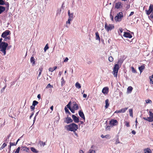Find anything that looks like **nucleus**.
Returning a JSON list of instances; mask_svg holds the SVG:
<instances>
[{"instance_id":"48","label":"nucleus","mask_w":153,"mask_h":153,"mask_svg":"<svg viewBox=\"0 0 153 153\" xmlns=\"http://www.w3.org/2000/svg\"><path fill=\"white\" fill-rule=\"evenodd\" d=\"M125 125L127 127H129L130 126V125L129 124V122H125Z\"/></svg>"},{"instance_id":"58","label":"nucleus","mask_w":153,"mask_h":153,"mask_svg":"<svg viewBox=\"0 0 153 153\" xmlns=\"http://www.w3.org/2000/svg\"><path fill=\"white\" fill-rule=\"evenodd\" d=\"M35 106H33V105H32V106H30V108L33 111L35 109Z\"/></svg>"},{"instance_id":"8","label":"nucleus","mask_w":153,"mask_h":153,"mask_svg":"<svg viewBox=\"0 0 153 153\" xmlns=\"http://www.w3.org/2000/svg\"><path fill=\"white\" fill-rule=\"evenodd\" d=\"M10 33V31L9 30H7L1 34V36L2 38L7 37Z\"/></svg>"},{"instance_id":"3","label":"nucleus","mask_w":153,"mask_h":153,"mask_svg":"<svg viewBox=\"0 0 153 153\" xmlns=\"http://www.w3.org/2000/svg\"><path fill=\"white\" fill-rule=\"evenodd\" d=\"M123 17V13L122 12L118 13L114 17V20L117 22H119L122 20V18Z\"/></svg>"},{"instance_id":"10","label":"nucleus","mask_w":153,"mask_h":153,"mask_svg":"<svg viewBox=\"0 0 153 153\" xmlns=\"http://www.w3.org/2000/svg\"><path fill=\"white\" fill-rule=\"evenodd\" d=\"M118 123L117 121L116 120H112L110 121L109 124L112 126L117 125Z\"/></svg>"},{"instance_id":"50","label":"nucleus","mask_w":153,"mask_h":153,"mask_svg":"<svg viewBox=\"0 0 153 153\" xmlns=\"http://www.w3.org/2000/svg\"><path fill=\"white\" fill-rule=\"evenodd\" d=\"M123 62V60H119V61L117 62V64H118V65L120 64L121 65L122 63Z\"/></svg>"},{"instance_id":"28","label":"nucleus","mask_w":153,"mask_h":153,"mask_svg":"<svg viewBox=\"0 0 153 153\" xmlns=\"http://www.w3.org/2000/svg\"><path fill=\"white\" fill-rule=\"evenodd\" d=\"M57 68V67L56 66L54 67L53 68H50L49 69V70L50 71L52 72L55 70H56Z\"/></svg>"},{"instance_id":"52","label":"nucleus","mask_w":153,"mask_h":153,"mask_svg":"<svg viewBox=\"0 0 153 153\" xmlns=\"http://www.w3.org/2000/svg\"><path fill=\"white\" fill-rule=\"evenodd\" d=\"M120 143V142L119 141L118 138H117L116 140L115 144H117L118 143Z\"/></svg>"},{"instance_id":"60","label":"nucleus","mask_w":153,"mask_h":153,"mask_svg":"<svg viewBox=\"0 0 153 153\" xmlns=\"http://www.w3.org/2000/svg\"><path fill=\"white\" fill-rule=\"evenodd\" d=\"M110 126H108L106 128V130H110Z\"/></svg>"},{"instance_id":"25","label":"nucleus","mask_w":153,"mask_h":153,"mask_svg":"<svg viewBox=\"0 0 153 153\" xmlns=\"http://www.w3.org/2000/svg\"><path fill=\"white\" fill-rule=\"evenodd\" d=\"M31 151L35 153H37L38 152V151L36 150L35 148L31 147L30 148Z\"/></svg>"},{"instance_id":"63","label":"nucleus","mask_w":153,"mask_h":153,"mask_svg":"<svg viewBox=\"0 0 153 153\" xmlns=\"http://www.w3.org/2000/svg\"><path fill=\"white\" fill-rule=\"evenodd\" d=\"M73 132L75 135H76L77 137H78V135L76 133V131H74Z\"/></svg>"},{"instance_id":"18","label":"nucleus","mask_w":153,"mask_h":153,"mask_svg":"<svg viewBox=\"0 0 153 153\" xmlns=\"http://www.w3.org/2000/svg\"><path fill=\"white\" fill-rule=\"evenodd\" d=\"M101 137L103 138H105L107 139H110L111 138V136L109 134H107L106 135H104L102 134L101 135Z\"/></svg>"},{"instance_id":"64","label":"nucleus","mask_w":153,"mask_h":153,"mask_svg":"<svg viewBox=\"0 0 153 153\" xmlns=\"http://www.w3.org/2000/svg\"><path fill=\"white\" fill-rule=\"evenodd\" d=\"M5 5L7 6V7H9V4L8 2H6L5 3Z\"/></svg>"},{"instance_id":"32","label":"nucleus","mask_w":153,"mask_h":153,"mask_svg":"<svg viewBox=\"0 0 153 153\" xmlns=\"http://www.w3.org/2000/svg\"><path fill=\"white\" fill-rule=\"evenodd\" d=\"M23 150L28 152L29 150V148H27L26 147H23Z\"/></svg>"},{"instance_id":"41","label":"nucleus","mask_w":153,"mask_h":153,"mask_svg":"<svg viewBox=\"0 0 153 153\" xmlns=\"http://www.w3.org/2000/svg\"><path fill=\"white\" fill-rule=\"evenodd\" d=\"M71 104V102H69L68 104L66 105V106L69 109L71 108L70 106V105Z\"/></svg>"},{"instance_id":"21","label":"nucleus","mask_w":153,"mask_h":153,"mask_svg":"<svg viewBox=\"0 0 153 153\" xmlns=\"http://www.w3.org/2000/svg\"><path fill=\"white\" fill-rule=\"evenodd\" d=\"M5 10V7L2 6H0V14L3 12Z\"/></svg>"},{"instance_id":"51","label":"nucleus","mask_w":153,"mask_h":153,"mask_svg":"<svg viewBox=\"0 0 153 153\" xmlns=\"http://www.w3.org/2000/svg\"><path fill=\"white\" fill-rule=\"evenodd\" d=\"M48 48H49V47H48V46L47 45V44L44 48V51L45 52L46 51V50L47 49H48Z\"/></svg>"},{"instance_id":"61","label":"nucleus","mask_w":153,"mask_h":153,"mask_svg":"<svg viewBox=\"0 0 153 153\" xmlns=\"http://www.w3.org/2000/svg\"><path fill=\"white\" fill-rule=\"evenodd\" d=\"M68 58L67 57H66L65 58V59L64 60V62H68Z\"/></svg>"},{"instance_id":"38","label":"nucleus","mask_w":153,"mask_h":153,"mask_svg":"<svg viewBox=\"0 0 153 153\" xmlns=\"http://www.w3.org/2000/svg\"><path fill=\"white\" fill-rule=\"evenodd\" d=\"M108 60L110 62H112L113 61V58L111 56H110L108 57Z\"/></svg>"},{"instance_id":"24","label":"nucleus","mask_w":153,"mask_h":153,"mask_svg":"<svg viewBox=\"0 0 153 153\" xmlns=\"http://www.w3.org/2000/svg\"><path fill=\"white\" fill-rule=\"evenodd\" d=\"M30 62L32 63V65H33L35 64V59L33 57H31L30 59Z\"/></svg>"},{"instance_id":"16","label":"nucleus","mask_w":153,"mask_h":153,"mask_svg":"<svg viewBox=\"0 0 153 153\" xmlns=\"http://www.w3.org/2000/svg\"><path fill=\"white\" fill-rule=\"evenodd\" d=\"M122 7L121 3L120 2H118L115 4V7L117 9H119Z\"/></svg>"},{"instance_id":"54","label":"nucleus","mask_w":153,"mask_h":153,"mask_svg":"<svg viewBox=\"0 0 153 153\" xmlns=\"http://www.w3.org/2000/svg\"><path fill=\"white\" fill-rule=\"evenodd\" d=\"M65 110L66 114H67L68 113V112L69 111V110L67 109V108L66 107H65Z\"/></svg>"},{"instance_id":"6","label":"nucleus","mask_w":153,"mask_h":153,"mask_svg":"<svg viewBox=\"0 0 153 153\" xmlns=\"http://www.w3.org/2000/svg\"><path fill=\"white\" fill-rule=\"evenodd\" d=\"M119 69L118 64L115 65L113 68V74L115 77H117Z\"/></svg>"},{"instance_id":"1","label":"nucleus","mask_w":153,"mask_h":153,"mask_svg":"<svg viewBox=\"0 0 153 153\" xmlns=\"http://www.w3.org/2000/svg\"><path fill=\"white\" fill-rule=\"evenodd\" d=\"M65 128L68 131H74L78 129V126L75 123H72L66 126Z\"/></svg>"},{"instance_id":"2","label":"nucleus","mask_w":153,"mask_h":153,"mask_svg":"<svg viewBox=\"0 0 153 153\" xmlns=\"http://www.w3.org/2000/svg\"><path fill=\"white\" fill-rule=\"evenodd\" d=\"M8 46V44L4 42H2L0 44V51L3 53L4 55L6 54V50Z\"/></svg>"},{"instance_id":"5","label":"nucleus","mask_w":153,"mask_h":153,"mask_svg":"<svg viewBox=\"0 0 153 153\" xmlns=\"http://www.w3.org/2000/svg\"><path fill=\"white\" fill-rule=\"evenodd\" d=\"M149 117L147 118L144 117L143 119L145 120L148 121L149 122H152L153 121V113L151 111H149Z\"/></svg>"},{"instance_id":"14","label":"nucleus","mask_w":153,"mask_h":153,"mask_svg":"<svg viewBox=\"0 0 153 153\" xmlns=\"http://www.w3.org/2000/svg\"><path fill=\"white\" fill-rule=\"evenodd\" d=\"M108 91V88L107 87L104 88L102 91V92L104 94H107Z\"/></svg>"},{"instance_id":"45","label":"nucleus","mask_w":153,"mask_h":153,"mask_svg":"<svg viewBox=\"0 0 153 153\" xmlns=\"http://www.w3.org/2000/svg\"><path fill=\"white\" fill-rule=\"evenodd\" d=\"M20 149V147H18L16 149V151L15 152V153H19Z\"/></svg>"},{"instance_id":"20","label":"nucleus","mask_w":153,"mask_h":153,"mask_svg":"<svg viewBox=\"0 0 153 153\" xmlns=\"http://www.w3.org/2000/svg\"><path fill=\"white\" fill-rule=\"evenodd\" d=\"M96 39L100 41V38L98 32H97L96 33Z\"/></svg>"},{"instance_id":"22","label":"nucleus","mask_w":153,"mask_h":153,"mask_svg":"<svg viewBox=\"0 0 153 153\" xmlns=\"http://www.w3.org/2000/svg\"><path fill=\"white\" fill-rule=\"evenodd\" d=\"M109 100H108L107 99L105 101V108H107L109 106V104L108 103Z\"/></svg>"},{"instance_id":"12","label":"nucleus","mask_w":153,"mask_h":153,"mask_svg":"<svg viewBox=\"0 0 153 153\" xmlns=\"http://www.w3.org/2000/svg\"><path fill=\"white\" fill-rule=\"evenodd\" d=\"M72 117L73 120L74 122L76 123H78L79 122V118L75 116L74 115H72Z\"/></svg>"},{"instance_id":"17","label":"nucleus","mask_w":153,"mask_h":153,"mask_svg":"<svg viewBox=\"0 0 153 153\" xmlns=\"http://www.w3.org/2000/svg\"><path fill=\"white\" fill-rule=\"evenodd\" d=\"M94 146H92L91 147V149H89L88 152V153H95V151L94 150V149L93 148Z\"/></svg>"},{"instance_id":"42","label":"nucleus","mask_w":153,"mask_h":153,"mask_svg":"<svg viewBox=\"0 0 153 153\" xmlns=\"http://www.w3.org/2000/svg\"><path fill=\"white\" fill-rule=\"evenodd\" d=\"M150 79V83L153 84V74L151 76V78L149 77Z\"/></svg>"},{"instance_id":"19","label":"nucleus","mask_w":153,"mask_h":153,"mask_svg":"<svg viewBox=\"0 0 153 153\" xmlns=\"http://www.w3.org/2000/svg\"><path fill=\"white\" fill-rule=\"evenodd\" d=\"M42 69H43V68H39V74H38V77H37V79H39V77L41 74L42 72Z\"/></svg>"},{"instance_id":"30","label":"nucleus","mask_w":153,"mask_h":153,"mask_svg":"<svg viewBox=\"0 0 153 153\" xmlns=\"http://www.w3.org/2000/svg\"><path fill=\"white\" fill-rule=\"evenodd\" d=\"M75 86L78 89L80 88L81 87L80 84L78 82H77L75 84Z\"/></svg>"},{"instance_id":"31","label":"nucleus","mask_w":153,"mask_h":153,"mask_svg":"<svg viewBox=\"0 0 153 153\" xmlns=\"http://www.w3.org/2000/svg\"><path fill=\"white\" fill-rule=\"evenodd\" d=\"M7 145L5 143H4L2 146L0 148V150H1L3 149L5 146H7Z\"/></svg>"},{"instance_id":"26","label":"nucleus","mask_w":153,"mask_h":153,"mask_svg":"<svg viewBox=\"0 0 153 153\" xmlns=\"http://www.w3.org/2000/svg\"><path fill=\"white\" fill-rule=\"evenodd\" d=\"M4 38L3 39V42L5 41H7L10 39V36H8L7 37H5L3 38Z\"/></svg>"},{"instance_id":"29","label":"nucleus","mask_w":153,"mask_h":153,"mask_svg":"<svg viewBox=\"0 0 153 153\" xmlns=\"http://www.w3.org/2000/svg\"><path fill=\"white\" fill-rule=\"evenodd\" d=\"M129 113L130 116L131 117H133V109H129Z\"/></svg>"},{"instance_id":"53","label":"nucleus","mask_w":153,"mask_h":153,"mask_svg":"<svg viewBox=\"0 0 153 153\" xmlns=\"http://www.w3.org/2000/svg\"><path fill=\"white\" fill-rule=\"evenodd\" d=\"M71 20H72V19L68 18V20L66 22V24H70V22Z\"/></svg>"},{"instance_id":"33","label":"nucleus","mask_w":153,"mask_h":153,"mask_svg":"<svg viewBox=\"0 0 153 153\" xmlns=\"http://www.w3.org/2000/svg\"><path fill=\"white\" fill-rule=\"evenodd\" d=\"M61 85L62 86H63V85H64L65 83V81L64 80L63 77H62L61 79Z\"/></svg>"},{"instance_id":"40","label":"nucleus","mask_w":153,"mask_h":153,"mask_svg":"<svg viewBox=\"0 0 153 153\" xmlns=\"http://www.w3.org/2000/svg\"><path fill=\"white\" fill-rule=\"evenodd\" d=\"M39 112V111L37 112H36V114H35V117H34V119H33V123H34V122H35V121L36 120V117L38 115Z\"/></svg>"},{"instance_id":"55","label":"nucleus","mask_w":153,"mask_h":153,"mask_svg":"<svg viewBox=\"0 0 153 153\" xmlns=\"http://www.w3.org/2000/svg\"><path fill=\"white\" fill-rule=\"evenodd\" d=\"M69 109L73 113H74V112H75L74 111L75 110H74V109H73V108H72L70 109Z\"/></svg>"},{"instance_id":"4","label":"nucleus","mask_w":153,"mask_h":153,"mask_svg":"<svg viewBox=\"0 0 153 153\" xmlns=\"http://www.w3.org/2000/svg\"><path fill=\"white\" fill-rule=\"evenodd\" d=\"M105 28L108 32L111 31L114 28V26L113 25H108L106 22H105Z\"/></svg>"},{"instance_id":"47","label":"nucleus","mask_w":153,"mask_h":153,"mask_svg":"<svg viewBox=\"0 0 153 153\" xmlns=\"http://www.w3.org/2000/svg\"><path fill=\"white\" fill-rule=\"evenodd\" d=\"M4 4V2L3 0H0V5H3Z\"/></svg>"},{"instance_id":"46","label":"nucleus","mask_w":153,"mask_h":153,"mask_svg":"<svg viewBox=\"0 0 153 153\" xmlns=\"http://www.w3.org/2000/svg\"><path fill=\"white\" fill-rule=\"evenodd\" d=\"M149 18L150 19H153V10L151 13V14L150 15Z\"/></svg>"},{"instance_id":"13","label":"nucleus","mask_w":153,"mask_h":153,"mask_svg":"<svg viewBox=\"0 0 153 153\" xmlns=\"http://www.w3.org/2000/svg\"><path fill=\"white\" fill-rule=\"evenodd\" d=\"M123 36L124 37L129 38H131L132 37V35L130 33L127 32H124Z\"/></svg>"},{"instance_id":"39","label":"nucleus","mask_w":153,"mask_h":153,"mask_svg":"<svg viewBox=\"0 0 153 153\" xmlns=\"http://www.w3.org/2000/svg\"><path fill=\"white\" fill-rule=\"evenodd\" d=\"M53 85H51L49 83L48 84L46 87V88H53Z\"/></svg>"},{"instance_id":"23","label":"nucleus","mask_w":153,"mask_h":153,"mask_svg":"<svg viewBox=\"0 0 153 153\" xmlns=\"http://www.w3.org/2000/svg\"><path fill=\"white\" fill-rule=\"evenodd\" d=\"M145 66L144 65H141L139 67V69L140 71V73H142L144 69Z\"/></svg>"},{"instance_id":"34","label":"nucleus","mask_w":153,"mask_h":153,"mask_svg":"<svg viewBox=\"0 0 153 153\" xmlns=\"http://www.w3.org/2000/svg\"><path fill=\"white\" fill-rule=\"evenodd\" d=\"M145 153H151V151L150 149H147L145 150Z\"/></svg>"},{"instance_id":"57","label":"nucleus","mask_w":153,"mask_h":153,"mask_svg":"<svg viewBox=\"0 0 153 153\" xmlns=\"http://www.w3.org/2000/svg\"><path fill=\"white\" fill-rule=\"evenodd\" d=\"M40 144L41 145H42L43 146H44L45 145V142H43L40 141Z\"/></svg>"},{"instance_id":"44","label":"nucleus","mask_w":153,"mask_h":153,"mask_svg":"<svg viewBox=\"0 0 153 153\" xmlns=\"http://www.w3.org/2000/svg\"><path fill=\"white\" fill-rule=\"evenodd\" d=\"M131 70H132V72H133L134 73H137L136 70L133 67H131Z\"/></svg>"},{"instance_id":"37","label":"nucleus","mask_w":153,"mask_h":153,"mask_svg":"<svg viewBox=\"0 0 153 153\" xmlns=\"http://www.w3.org/2000/svg\"><path fill=\"white\" fill-rule=\"evenodd\" d=\"M146 103V104L149 103L151 104L152 102V101L151 100H150L149 99H148L146 100H145Z\"/></svg>"},{"instance_id":"59","label":"nucleus","mask_w":153,"mask_h":153,"mask_svg":"<svg viewBox=\"0 0 153 153\" xmlns=\"http://www.w3.org/2000/svg\"><path fill=\"white\" fill-rule=\"evenodd\" d=\"M6 85H5L1 90V92H2L6 88Z\"/></svg>"},{"instance_id":"43","label":"nucleus","mask_w":153,"mask_h":153,"mask_svg":"<svg viewBox=\"0 0 153 153\" xmlns=\"http://www.w3.org/2000/svg\"><path fill=\"white\" fill-rule=\"evenodd\" d=\"M127 89L128 91H131L133 89V88L131 86H129Z\"/></svg>"},{"instance_id":"15","label":"nucleus","mask_w":153,"mask_h":153,"mask_svg":"<svg viewBox=\"0 0 153 153\" xmlns=\"http://www.w3.org/2000/svg\"><path fill=\"white\" fill-rule=\"evenodd\" d=\"M79 114L80 117L82 118L84 120H85V117L84 116V115L82 111L80 110L79 111Z\"/></svg>"},{"instance_id":"11","label":"nucleus","mask_w":153,"mask_h":153,"mask_svg":"<svg viewBox=\"0 0 153 153\" xmlns=\"http://www.w3.org/2000/svg\"><path fill=\"white\" fill-rule=\"evenodd\" d=\"M72 108L74 110H77L78 109L79 106L76 102H73L72 105Z\"/></svg>"},{"instance_id":"36","label":"nucleus","mask_w":153,"mask_h":153,"mask_svg":"<svg viewBox=\"0 0 153 153\" xmlns=\"http://www.w3.org/2000/svg\"><path fill=\"white\" fill-rule=\"evenodd\" d=\"M69 18L70 19H73V13H71L70 14H69Z\"/></svg>"},{"instance_id":"35","label":"nucleus","mask_w":153,"mask_h":153,"mask_svg":"<svg viewBox=\"0 0 153 153\" xmlns=\"http://www.w3.org/2000/svg\"><path fill=\"white\" fill-rule=\"evenodd\" d=\"M38 104V102L37 101L34 100L33 101L32 105L35 106L36 105Z\"/></svg>"},{"instance_id":"49","label":"nucleus","mask_w":153,"mask_h":153,"mask_svg":"<svg viewBox=\"0 0 153 153\" xmlns=\"http://www.w3.org/2000/svg\"><path fill=\"white\" fill-rule=\"evenodd\" d=\"M10 146H16V144L15 143H12L10 142Z\"/></svg>"},{"instance_id":"27","label":"nucleus","mask_w":153,"mask_h":153,"mask_svg":"<svg viewBox=\"0 0 153 153\" xmlns=\"http://www.w3.org/2000/svg\"><path fill=\"white\" fill-rule=\"evenodd\" d=\"M128 109V107L123 108L120 110V112L122 113H124Z\"/></svg>"},{"instance_id":"7","label":"nucleus","mask_w":153,"mask_h":153,"mask_svg":"<svg viewBox=\"0 0 153 153\" xmlns=\"http://www.w3.org/2000/svg\"><path fill=\"white\" fill-rule=\"evenodd\" d=\"M153 10V5L151 4L149 7V9L148 10H146V14L149 15Z\"/></svg>"},{"instance_id":"62","label":"nucleus","mask_w":153,"mask_h":153,"mask_svg":"<svg viewBox=\"0 0 153 153\" xmlns=\"http://www.w3.org/2000/svg\"><path fill=\"white\" fill-rule=\"evenodd\" d=\"M132 133L133 134H136V131L134 130H133L131 131Z\"/></svg>"},{"instance_id":"9","label":"nucleus","mask_w":153,"mask_h":153,"mask_svg":"<svg viewBox=\"0 0 153 153\" xmlns=\"http://www.w3.org/2000/svg\"><path fill=\"white\" fill-rule=\"evenodd\" d=\"M64 122L68 124L72 123L73 122V120L71 117H68V115L67 117L64 120Z\"/></svg>"},{"instance_id":"56","label":"nucleus","mask_w":153,"mask_h":153,"mask_svg":"<svg viewBox=\"0 0 153 153\" xmlns=\"http://www.w3.org/2000/svg\"><path fill=\"white\" fill-rule=\"evenodd\" d=\"M110 18L111 19V20L112 21H114V17H113V16L111 14H110Z\"/></svg>"}]
</instances>
